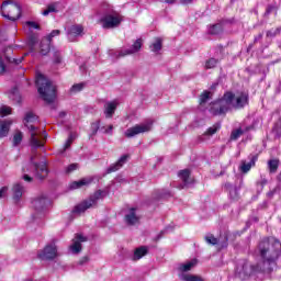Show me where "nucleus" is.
Wrapping results in <instances>:
<instances>
[{"label":"nucleus","instance_id":"1","mask_svg":"<svg viewBox=\"0 0 281 281\" xmlns=\"http://www.w3.org/2000/svg\"><path fill=\"white\" fill-rule=\"evenodd\" d=\"M258 254L263 260L262 266H260V263L254 266L247 260H241L238 262L236 268V278L245 281L249 280V278H251V276L256 273H270V271L273 270V268H271V265H273V262H276V260L280 258L281 243L279 240H276L271 244L268 238H265L259 243Z\"/></svg>","mask_w":281,"mask_h":281},{"label":"nucleus","instance_id":"2","mask_svg":"<svg viewBox=\"0 0 281 281\" xmlns=\"http://www.w3.org/2000/svg\"><path fill=\"white\" fill-rule=\"evenodd\" d=\"M247 104H249L247 92H241L237 97L233 92H226L222 99L213 102L212 113L213 115H225L227 111L245 109Z\"/></svg>","mask_w":281,"mask_h":281},{"label":"nucleus","instance_id":"3","mask_svg":"<svg viewBox=\"0 0 281 281\" xmlns=\"http://www.w3.org/2000/svg\"><path fill=\"white\" fill-rule=\"evenodd\" d=\"M35 85L37 87L40 97L42 100H44V102L52 104V102L56 100V87L52 85V81L45 78V76L38 74L36 76Z\"/></svg>","mask_w":281,"mask_h":281},{"label":"nucleus","instance_id":"4","mask_svg":"<svg viewBox=\"0 0 281 281\" xmlns=\"http://www.w3.org/2000/svg\"><path fill=\"white\" fill-rule=\"evenodd\" d=\"M24 126L30 131L31 133V146L33 148H41L43 144H41V140L36 138V135L38 133L36 132L38 127H36V124H38V116L34 114L33 112H26L23 120Z\"/></svg>","mask_w":281,"mask_h":281},{"label":"nucleus","instance_id":"5","mask_svg":"<svg viewBox=\"0 0 281 281\" xmlns=\"http://www.w3.org/2000/svg\"><path fill=\"white\" fill-rule=\"evenodd\" d=\"M122 21H124V16L113 9H108L100 19L104 30H115V27H120Z\"/></svg>","mask_w":281,"mask_h":281},{"label":"nucleus","instance_id":"6","mask_svg":"<svg viewBox=\"0 0 281 281\" xmlns=\"http://www.w3.org/2000/svg\"><path fill=\"white\" fill-rule=\"evenodd\" d=\"M108 192L104 190H98L92 194L89 200H85L83 202L79 203L78 205L75 206L72 210L74 214H83V212H87L90 207H93V205H98V202L104 196H106Z\"/></svg>","mask_w":281,"mask_h":281},{"label":"nucleus","instance_id":"7","mask_svg":"<svg viewBox=\"0 0 281 281\" xmlns=\"http://www.w3.org/2000/svg\"><path fill=\"white\" fill-rule=\"evenodd\" d=\"M1 13L9 21H19L21 19V5L12 0H5L1 4Z\"/></svg>","mask_w":281,"mask_h":281},{"label":"nucleus","instance_id":"8","mask_svg":"<svg viewBox=\"0 0 281 281\" xmlns=\"http://www.w3.org/2000/svg\"><path fill=\"white\" fill-rule=\"evenodd\" d=\"M153 130V121H147L145 123L136 124L133 127L127 128L124 132L125 137L127 139H131L133 137H136V135H142V133H149V131Z\"/></svg>","mask_w":281,"mask_h":281},{"label":"nucleus","instance_id":"9","mask_svg":"<svg viewBox=\"0 0 281 281\" xmlns=\"http://www.w3.org/2000/svg\"><path fill=\"white\" fill-rule=\"evenodd\" d=\"M142 45H143V41H142V38H138L134 42V44L132 45L131 48H125L120 52H112L110 54H114V56H116V58H124V56H131V54H137V52H139V49H142Z\"/></svg>","mask_w":281,"mask_h":281},{"label":"nucleus","instance_id":"10","mask_svg":"<svg viewBox=\"0 0 281 281\" xmlns=\"http://www.w3.org/2000/svg\"><path fill=\"white\" fill-rule=\"evenodd\" d=\"M199 111H202V113H205L207 111L209 113H212V97H211V92L207 90H205L200 95Z\"/></svg>","mask_w":281,"mask_h":281},{"label":"nucleus","instance_id":"11","mask_svg":"<svg viewBox=\"0 0 281 281\" xmlns=\"http://www.w3.org/2000/svg\"><path fill=\"white\" fill-rule=\"evenodd\" d=\"M56 256H58L56 244H49L41 252H38V258H41V260H54Z\"/></svg>","mask_w":281,"mask_h":281},{"label":"nucleus","instance_id":"12","mask_svg":"<svg viewBox=\"0 0 281 281\" xmlns=\"http://www.w3.org/2000/svg\"><path fill=\"white\" fill-rule=\"evenodd\" d=\"M32 165L35 168V176L37 179L43 181V179H46L47 175H49V170L47 169V162H33L34 157L31 158Z\"/></svg>","mask_w":281,"mask_h":281},{"label":"nucleus","instance_id":"13","mask_svg":"<svg viewBox=\"0 0 281 281\" xmlns=\"http://www.w3.org/2000/svg\"><path fill=\"white\" fill-rule=\"evenodd\" d=\"M228 240L229 237H227V233H224L223 235H220L218 238H212V246L215 247L217 251H221V249H227Z\"/></svg>","mask_w":281,"mask_h":281},{"label":"nucleus","instance_id":"14","mask_svg":"<svg viewBox=\"0 0 281 281\" xmlns=\"http://www.w3.org/2000/svg\"><path fill=\"white\" fill-rule=\"evenodd\" d=\"M82 243H87V237L76 234L75 239H72V245H70V251L80 254V251H82Z\"/></svg>","mask_w":281,"mask_h":281},{"label":"nucleus","instance_id":"15","mask_svg":"<svg viewBox=\"0 0 281 281\" xmlns=\"http://www.w3.org/2000/svg\"><path fill=\"white\" fill-rule=\"evenodd\" d=\"M25 192V187L21 183L13 184L12 188V200L15 203V205H19L21 203V199L23 198V193Z\"/></svg>","mask_w":281,"mask_h":281},{"label":"nucleus","instance_id":"16","mask_svg":"<svg viewBox=\"0 0 281 281\" xmlns=\"http://www.w3.org/2000/svg\"><path fill=\"white\" fill-rule=\"evenodd\" d=\"M139 215H137V209L132 207L127 211V214H125V223L126 225L133 226L138 225L139 223Z\"/></svg>","mask_w":281,"mask_h":281},{"label":"nucleus","instance_id":"17","mask_svg":"<svg viewBox=\"0 0 281 281\" xmlns=\"http://www.w3.org/2000/svg\"><path fill=\"white\" fill-rule=\"evenodd\" d=\"M47 203H49V200L47 199V196L42 195V196L35 198L32 201V207L34 209L35 212H43V210L47 207Z\"/></svg>","mask_w":281,"mask_h":281},{"label":"nucleus","instance_id":"18","mask_svg":"<svg viewBox=\"0 0 281 281\" xmlns=\"http://www.w3.org/2000/svg\"><path fill=\"white\" fill-rule=\"evenodd\" d=\"M196 265H199V260L195 258L184 263H179L178 266L179 276H182V273H188V271H192V269H194Z\"/></svg>","mask_w":281,"mask_h":281},{"label":"nucleus","instance_id":"19","mask_svg":"<svg viewBox=\"0 0 281 281\" xmlns=\"http://www.w3.org/2000/svg\"><path fill=\"white\" fill-rule=\"evenodd\" d=\"M115 111H117V101H109L104 104L103 113L106 120H111L115 115Z\"/></svg>","mask_w":281,"mask_h":281},{"label":"nucleus","instance_id":"20","mask_svg":"<svg viewBox=\"0 0 281 281\" xmlns=\"http://www.w3.org/2000/svg\"><path fill=\"white\" fill-rule=\"evenodd\" d=\"M82 32H83V29L81 25L70 26L67 31L68 41H70V43H74V41H76V36H80Z\"/></svg>","mask_w":281,"mask_h":281},{"label":"nucleus","instance_id":"21","mask_svg":"<svg viewBox=\"0 0 281 281\" xmlns=\"http://www.w3.org/2000/svg\"><path fill=\"white\" fill-rule=\"evenodd\" d=\"M127 160L128 155H123L115 164L111 165L106 169V173L111 175V172H117V170H120V168H122V166H124V164H126Z\"/></svg>","mask_w":281,"mask_h":281},{"label":"nucleus","instance_id":"22","mask_svg":"<svg viewBox=\"0 0 281 281\" xmlns=\"http://www.w3.org/2000/svg\"><path fill=\"white\" fill-rule=\"evenodd\" d=\"M225 190H227V192L229 193V199H232V201H237L238 200V187L226 182L224 184Z\"/></svg>","mask_w":281,"mask_h":281},{"label":"nucleus","instance_id":"23","mask_svg":"<svg viewBox=\"0 0 281 281\" xmlns=\"http://www.w3.org/2000/svg\"><path fill=\"white\" fill-rule=\"evenodd\" d=\"M148 254V247L140 246L134 250V255L132 256V260L134 262H137V260H142L143 256H146Z\"/></svg>","mask_w":281,"mask_h":281},{"label":"nucleus","instance_id":"24","mask_svg":"<svg viewBox=\"0 0 281 281\" xmlns=\"http://www.w3.org/2000/svg\"><path fill=\"white\" fill-rule=\"evenodd\" d=\"M178 177L183 181L184 186L181 188H184L186 186H192L193 180L190 179V169H183L179 171Z\"/></svg>","mask_w":281,"mask_h":281},{"label":"nucleus","instance_id":"25","mask_svg":"<svg viewBox=\"0 0 281 281\" xmlns=\"http://www.w3.org/2000/svg\"><path fill=\"white\" fill-rule=\"evenodd\" d=\"M93 181L91 178H83L78 181H74L70 183L69 188L70 190H78V188H82L83 186H89Z\"/></svg>","mask_w":281,"mask_h":281},{"label":"nucleus","instance_id":"26","mask_svg":"<svg viewBox=\"0 0 281 281\" xmlns=\"http://www.w3.org/2000/svg\"><path fill=\"white\" fill-rule=\"evenodd\" d=\"M10 126H12V121H2L0 123V138L8 137L10 133Z\"/></svg>","mask_w":281,"mask_h":281},{"label":"nucleus","instance_id":"27","mask_svg":"<svg viewBox=\"0 0 281 281\" xmlns=\"http://www.w3.org/2000/svg\"><path fill=\"white\" fill-rule=\"evenodd\" d=\"M50 45H52V42L49 40L47 38L42 40L40 45L42 56H47V54H49V49H52Z\"/></svg>","mask_w":281,"mask_h":281},{"label":"nucleus","instance_id":"28","mask_svg":"<svg viewBox=\"0 0 281 281\" xmlns=\"http://www.w3.org/2000/svg\"><path fill=\"white\" fill-rule=\"evenodd\" d=\"M179 278L181 281H205L203 280V278L196 274L182 273V274H179Z\"/></svg>","mask_w":281,"mask_h":281},{"label":"nucleus","instance_id":"29","mask_svg":"<svg viewBox=\"0 0 281 281\" xmlns=\"http://www.w3.org/2000/svg\"><path fill=\"white\" fill-rule=\"evenodd\" d=\"M256 166V156H252V158L250 159L249 162H245L243 161L240 170L241 172H249V170H251V167Z\"/></svg>","mask_w":281,"mask_h":281},{"label":"nucleus","instance_id":"30","mask_svg":"<svg viewBox=\"0 0 281 281\" xmlns=\"http://www.w3.org/2000/svg\"><path fill=\"white\" fill-rule=\"evenodd\" d=\"M280 166V160L279 159H270L268 160V170L269 172H278V168Z\"/></svg>","mask_w":281,"mask_h":281},{"label":"nucleus","instance_id":"31","mask_svg":"<svg viewBox=\"0 0 281 281\" xmlns=\"http://www.w3.org/2000/svg\"><path fill=\"white\" fill-rule=\"evenodd\" d=\"M161 38L157 37L151 45H149L150 52H154V54H157V52H161Z\"/></svg>","mask_w":281,"mask_h":281},{"label":"nucleus","instance_id":"32","mask_svg":"<svg viewBox=\"0 0 281 281\" xmlns=\"http://www.w3.org/2000/svg\"><path fill=\"white\" fill-rule=\"evenodd\" d=\"M85 87H87L86 82L75 83L70 88V93H80V91H82V89H85Z\"/></svg>","mask_w":281,"mask_h":281},{"label":"nucleus","instance_id":"33","mask_svg":"<svg viewBox=\"0 0 281 281\" xmlns=\"http://www.w3.org/2000/svg\"><path fill=\"white\" fill-rule=\"evenodd\" d=\"M23 142V132L16 131L13 135V146H19Z\"/></svg>","mask_w":281,"mask_h":281},{"label":"nucleus","instance_id":"34","mask_svg":"<svg viewBox=\"0 0 281 281\" xmlns=\"http://www.w3.org/2000/svg\"><path fill=\"white\" fill-rule=\"evenodd\" d=\"M8 115H12V108L8 105L0 106V117H5Z\"/></svg>","mask_w":281,"mask_h":281},{"label":"nucleus","instance_id":"35","mask_svg":"<svg viewBox=\"0 0 281 281\" xmlns=\"http://www.w3.org/2000/svg\"><path fill=\"white\" fill-rule=\"evenodd\" d=\"M74 139H76V136H74V134H70L60 153H65V150H69V148H71V144H74Z\"/></svg>","mask_w":281,"mask_h":281},{"label":"nucleus","instance_id":"36","mask_svg":"<svg viewBox=\"0 0 281 281\" xmlns=\"http://www.w3.org/2000/svg\"><path fill=\"white\" fill-rule=\"evenodd\" d=\"M281 32V27H277V29H271L269 31H267L266 33V37L267 38H276V36H278V34H280Z\"/></svg>","mask_w":281,"mask_h":281},{"label":"nucleus","instance_id":"37","mask_svg":"<svg viewBox=\"0 0 281 281\" xmlns=\"http://www.w3.org/2000/svg\"><path fill=\"white\" fill-rule=\"evenodd\" d=\"M53 59L56 65H60L63 63V53L60 50H54Z\"/></svg>","mask_w":281,"mask_h":281},{"label":"nucleus","instance_id":"38","mask_svg":"<svg viewBox=\"0 0 281 281\" xmlns=\"http://www.w3.org/2000/svg\"><path fill=\"white\" fill-rule=\"evenodd\" d=\"M210 137H212V127H209L206 133L202 134L199 139L200 142H210Z\"/></svg>","mask_w":281,"mask_h":281},{"label":"nucleus","instance_id":"39","mask_svg":"<svg viewBox=\"0 0 281 281\" xmlns=\"http://www.w3.org/2000/svg\"><path fill=\"white\" fill-rule=\"evenodd\" d=\"M221 33H223V22H220L212 26V34H221Z\"/></svg>","mask_w":281,"mask_h":281},{"label":"nucleus","instance_id":"40","mask_svg":"<svg viewBox=\"0 0 281 281\" xmlns=\"http://www.w3.org/2000/svg\"><path fill=\"white\" fill-rule=\"evenodd\" d=\"M240 135H243V130L241 128H237V130L232 132L231 139L236 142V139H238V137H240Z\"/></svg>","mask_w":281,"mask_h":281},{"label":"nucleus","instance_id":"41","mask_svg":"<svg viewBox=\"0 0 281 281\" xmlns=\"http://www.w3.org/2000/svg\"><path fill=\"white\" fill-rule=\"evenodd\" d=\"M98 131H100V121L91 124V135H98Z\"/></svg>","mask_w":281,"mask_h":281},{"label":"nucleus","instance_id":"42","mask_svg":"<svg viewBox=\"0 0 281 281\" xmlns=\"http://www.w3.org/2000/svg\"><path fill=\"white\" fill-rule=\"evenodd\" d=\"M60 35V30H53L49 35H47L46 40L52 43V38L59 36Z\"/></svg>","mask_w":281,"mask_h":281},{"label":"nucleus","instance_id":"43","mask_svg":"<svg viewBox=\"0 0 281 281\" xmlns=\"http://www.w3.org/2000/svg\"><path fill=\"white\" fill-rule=\"evenodd\" d=\"M50 12H56V7H54V4L48 5L47 9L42 12V14L43 16H48Z\"/></svg>","mask_w":281,"mask_h":281},{"label":"nucleus","instance_id":"44","mask_svg":"<svg viewBox=\"0 0 281 281\" xmlns=\"http://www.w3.org/2000/svg\"><path fill=\"white\" fill-rule=\"evenodd\" d=\"M5 59H7L9 63H14V65H21V63H23V57H20V58H11V57L5 56Z\"/></svg>","mask_w":281,"mask_h":281},{"label":"nucleus","instance_id":"45","mask_svg":"<svg viewBox=\"0 0 281 281\" xmlns=\"http://www.w3.org/2000/svg\"><path fill=\"white\" fill-rule=\"evenodd\" d=\"M78 170V164H70L67 168H66V173L70 175V172H74Z\"/></svg>","mask_w":281,"mask_h":281},{"label":"nucleus","instance_id":"46","mask_svg":"<svg viewBox=\"0 0 281 281\" xmlns=\"http://www.w3.org/2000/svg\"><path fill=\"white\" fill-rule=\"evenodd\" d=\"M27 27H30L31 30H41V25H38V23L33 22V21H27L26 22Z\"/></svg>","mask_w":281,"mask_h":281},{"label":"nucleus","instance_id":"47","mask_svg":"<svg viewBox=\"0 0 281 281\" xmlns=\"http://www.w3.org/2000/svg\"><path fill=\"white\" fill-rule=\"evenodd\" d=\"M101 131H103L105 135H113V125H109L108 127L103 126L101 127Z\"/></svg>","mask_w":281,"mask_h":281},{"label":"nucleus","instance_id":"48","mask_svg":"<svg viewBox=\"0 0 281 281\" xmlns=\"http://www.w3.org/2000/svg\"><path fill=\"white\" fill-rule=\"evenodd\" d=\"M5 63H3V57L0 56V76H3L5 74Z\"/></svg>","mask_w":281,"mask_h":281},{"label":"nucleus","instance_id":"49","mask_svg":"<svg viewBox=\"0 0 281 281\" xmlns=\"http://www.w3.org/2000/svg\"><path fill=\"white\" fill-rule=\"evenodd\" d=\"M168 232H172V227H166L165 231H161L160 234L157 235L156 240H160L161 236H164V234H168Z\"/></svg>","mask_w":281,"mask_h":281},{"label":"nucleus","instance_id":"50","mask_svg":"<svg viewBox=\"0 0 281 281\" xmlns=\"http://www.w3.org/2000/svg\"><path fill=\"white\" fill-rule=\"evenodd\" d=\"M218 131H221V122H217L212 126V135L218 133Z\"/></svg>","mask_w":281,"mask_h":281},{"label":"nucleus","instance_id":"51","mask_svg":"<svg viewBox=\"0 0 281 281\" xmlns=\"http://www.w3.org/2000/svg\"><path fill=\"white\" fill-rule=\"evenodd\" d=\"M5 194H8V187H2L0 189V199H3V196H5Z\"/></svg>","mask_w":281,"mask_h":281},{"label":"nucleus","instance_id":"52","mask_svg":"<svg viewBox=\"0 0 281 281\" xmlns=\"http://www.w3.org/2000/svg\"><path fill=\"white\" fill-rule=\"evenodd\" d=\"M204 240L207 243V245H212V234H206L204 236Z\"/></svg>","mask_w":281,"mask_h":281},{"label":"nucleus","instance_id":"53","mask_svg":"<svg viewBox=\"0 0 281 281\" xmlns=\"http://www.w3.org/2000/svg\"><path fill=\"white\" fill-rule=\"evenodd\" d=\"M87 262H89V257L88 256H85L82 257L80 260H79V265H87Z\"/></svg>","mask_w":281,"mask_h":281},{"label":"nucleus","instance_id":"54","mask_svg":"<svg viewBox=\"0 0 281 281\" xmlns=\"http://www.w3.org/2000/svg\"><path fill=\"white\" fill-rule=\"evenodd\" d=\"M276 10V7L273 5H269L265 12L266 15H269L270 13H272Z\"/></svg>","mask_w":281,"mask_h":281},{"label":"nucleus","instance_id":"55","mask_svg":"<svg viewBox=\"0 0 281 281\" xmlns=\"http://www.w3.org/2000/svg\"><path fill=\"white\" fill-rule=\"evenodd\" d=\"M37 41L38 40L35 36H31L30 37V45H32V46L36 45Z\"/></svg>","mask_w":281,"mask_h":281},{"label":"nucleus","instance_id":"56","mask_svg":"<svg viewBox=\"0 0 281 281\" xmlns=\"http://www.w3.org/2000/svg\"><path fill=\"white\" fill-rule=\"evenodd\" d=\"M262 33H259L257 36L254 38V43H258L259 41H262Z\"/></svg>","mask_w":281,"mask_h":281},{"label":"nucleus","instance_id":"57","mask_svg":"<svg viewBox=\"0 0 281 281\" xmlns=\"http://www.w3.org/2000/svg\"><path fill=\"white\" fill-rule=\"evenodd\" d=\"M24 181H27L29 183L32 182V177L24 175L23 176Z\"/></svg>","mask_w":281,"mask_h":281},{"label":"nucleus","instance_id":"58","mask_svg":"<svg viewBox=\"0 0 281 281\" xmlns=\"http://www.w3.org/2000/svg\"><path fill=\"white\" fill-rule=\"evenodd\" d=\"M182 5H190L192 3V0H181Z\"/></svg>","mask_w":281,"mask_h":281},{"label":"nucleus","instance_id":"59","mask_svg":"<svg viewBox=\"0 0 281 281\" xmlns=\"http://www.w3.org/2000/svg\"><path fill=\"white\" fill-rule=\"evenodd\" d=\"M165 3H168L169 5H175V3H177V0H165Z\"/></svg>","mask_w":281,"mask_h":281},{"label":"nucleus","instance_id":"60","mask_svg":"<svg viewBox=\"0 0 281 281\" xmlns=\"http://www.w3.org/2000/svg\"><path fill=\"white\" fill-rule=\"evenodd\" d=\"M80 71H82V74H85V71H87V65L83 64L79 67Z\"/></svg>","mask_w":281,"mask_h":281},{"label":"nucleus","instance_id":"61","mask_svg":"<svg viewBox=\"0 0 281 281\" xmlns=\"http://www.w3.org/2000/svg\"><path fill=\"white\" fill-rule=\"evenodd\" d=\"M205 69H212V61L210 60L206 61Z\"/></svg>","mask_w":281,"mask_h":281},{"label":"nucleus","instance_id":"62","mask_svg":"<svg viewBox=\"0 0 281 281\" xmlns=\"http://www.w3.org/2000/svg\"><path fill=\"white\" fill-rule=\"evenodd\" d=\"M218 52H220V56H217V58H223V47H220Z\"/></svg>","mask_w":281,"mask_h":281},{"label":"nucleus","instance_id":"63","mask_svg":"<svg viewBox=\"0 0 281 281\" xmlns=\"http://www.w3.org/2000/svg\"><path fill=\"white\" fill-rule=\"evenodd\" d=\"M16 102L21 103V95L16 94Z\"/></svg>","mask_w":281,"mask_h":281},{"label":"nucleus","instance_id":"64","mask_svg":"<svg viewBox=\"0 0 281 281\" xmlns=\"http://www.w3.org/2000/svg\"><path fill=\"white\" fill-rule=\"evenodd\" d=\"M24 281H33L32 279H26V280H24Z\"/></svg>","mask_w":281,"mask_h":281}]
</instances>
